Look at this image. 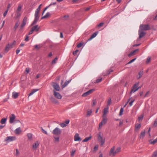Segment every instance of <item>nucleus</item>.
<instances>
[{
  "label": "nucleus",
  "instance_id": "ddd939ff",
  "mask_svg": "<svg viewBox=\"0 0 157 157\" xmlns=\"http://www.w3.org/2000/svg\"><path fill=\"white\" fill-rule=\"evenodd\" d=\"M139 51L138 49H136L134 51H132L130 54H128V56L129 57H130L134 55L136 52H137Z\"/></svg>",
  "mask_w": 157,
  "mask_h": 157
},
{
  "label": "nucleus",
  "instance_id": "052dcab7",
  "mask_svg": "<svg viewBox=\"0 0 157 157\" xmlns=\"http://www.w3.org/2000/svg\"><path fill=\"white\" fill-rule=\"evenodd\" d=\"M8 11V9H7L4 13L3 14V16L5 17Z\"/></svg>",
  "mask_w": 157,
  "mask_h": 157
},
{
  "label": "nucleus",
  "instance_id": "473e14b6",
  "mask_svg": "<svg viewBox=\"0 0 157 157\" xmlns=\"http://www.w3.org/2000/svg\"><path fill=\"white\" fill-rule=\"evenodd\" d=\"M22 8L21 6L20 5L18 6L17 8V12H20Z\"/></svg>",
  "mask_w": 157,
  "mask_h": 157
},
{
  "label": "nucleus",
  "instance_id": "49530a36",
  "mask_svg": "<svg viewBox=\"0 0 157 157\" xmlns=\"http://www.w3.org/2000/svg\"><path fill=\"white\" fill-rule=\"evenodd\" d=\"M10 48L9 47V46H8L7 45L6 47L5 51L6 52H8Z\"/></svg>",
  "mask_w": 157,
  "mask_h": 157
},
{
  "label": "nucleus",
  "instance_id": "de8ad7c7",
  "mask_svg": "<svg viewBox=\"0 0 157 157\" xmlns=\"http://www.w3.org/2000/svg\"><path fill=\"white\" fill-rule=\"evenodd\" d=\"M59 125L63 128L67 126V125L64 123H61L59 124Z\"/></svg>",
  "mask_w": 157,
  "mask_h": 157
},
{
  "label": "nucleus",
  "instance_id": "72a5a7b5",
  "mask_svg": "<svg viewBox=\"0 0 157 157\" xmlns=\"http://www.w3.org/2000/svg\"><path fill=\"white\" fill-rule=\"evenodd\" d=\"M94 90H95L94 89H92L89 90L87 91V92L88 93V94L89 95H90V94L92 93L94 91Z\"/></svg>",
  "mask_w": 157,
  "mask_h": 157
},
{
  "label": "nucleus",
  "instance_id": "f704fd0d",
  "mask_svg": "<svg viewBox=\"0 0 157 157\" xmlns=\"http://www.w3.org/2000/svg\"><path fill=\"white\" fill-rule=\"evenodd\" d=\"M121 148L120 147H118L116 151H115V152L114 153V154H116L117 153H118L120 152L121 151Z\"/></svg>",
  "mask_w": 157,
  "mask_h": 157
},
{
  "label": "nucleus",
  "instance_id": "a878e982",
  "mask_svg": "<svg viewBox=\"0 0 157 157\" xmlns=\"http://www.w3.org/2000/svg\"><path fill=\"white\" fill-rule=\"evenodd\" d=\"M91 136H90L88 137H86L85 138L84 140H82V142H87V141H88L89 140L91 139Z\"/></svg>",
  "mask_w": 157,
  "mask_h": 157
},
{
  "label": "nucleus",
  "instance_id": "13d9d810",
  "mask_svg": "<svg viewBox=\"0 0 157 157\" xmlns=\"http://www.w3.org/2000/svg\"><path fill=\"white\" fill-rule=\"evenodd\" d=\"M16 153L15 155L16 156H17L19 154L20 152L18 151V150L17 149H16Z\"/></svg>",
  "mask_w": 157,
  "mask_h": 157
},
{
  "label": "nucleus",
  "instance_id": "1a4fd4ad",
  "mask_svg": "<svg viewBox=\"0 0 157 157\" xmlns=\"http://www.w3.org/2000/svg\"><path fill=\"white\" fill-rule=\"evenodd\" d=\"M138 32L139 35V39H140L143 37L146 34V33L145 32H144L143 31H141L140 29L139 30Z\"/></svg>",
  "mask_w": 157,
  "mask_h": 157
},
{
  "label": "nucleus",
  "instance_id": "a18cd8bd",
  "mask_svg": "<svg viewBox=\"0 0 157 157\" xmlns=\"http://www.w3.org/2000/svg\"><path fill=\"white\" fill-rule=\"evenodd\" d=\"M123 111H124L123 108H121L120 109V113H119V115L120 116H121L122 114Z\"/></svg>",
  "mask_w": 157,
  "mask_h": 157
},
{
  "label": "nucleus",
  "instance_id": "e433bc0d",
  "mask_svg": "<svg viewBox=\"0 0 157 157\" xmlns=\"http://www.w3.org/2000/svg\"><path fill=\"white\" fill-rule=\"evenodd\" d=\"M111 99L110 98H109L108 99V102H107V105L108 106H109L111 103Z\"/></svg>",
  "mask_w": 157,
  "mask_h": 157
},
{
  "label": "nucleus",
  "instance_id": "603ef678",
  "mask_svg": "<svg viewBox=\"0 0 157 157\" xmlns=\"http://www.w3.org/2000/svg\"><path fill=\"white\" fill-rule=\"evenodd\" d=\"M102 79V78H101L100 79H97L95 83H98V82H101V81Z\"/></svg>",
  "mask_w": 157,
  "mask_h": 157
},
{
  "label": "nucleus",
  "instance_id": "4d7b16f0",
  "mask_svg": "<svg viewBox=\"0 0 157 157\" xmlns=\"http://www.w3.org/2000/svg\"><path fill=\"white\" fill-rule=\"evenodd\" d=\"M136 59V58H134V59H133L131 60L127 64H130V63H132L133 62L135 61Z\"/></svg>",
  "mask_w": 157,
  "mask_h": 157
},
{
  "label": "nucleus",
  "instance_id": "338daca9",
  "mask_svg": "<svg viewBox=\"0 0 157 157\" xmlns=\"http://www.w3.org/2000/svg\"><path fill=\"white\" fill-rule=\"evenodd\" d=\"M78 52V50H76V51H74L73 52V54L74 55H76L77 53V52Z\"/></svg>",
  "mask_w": 157,
  "mask_h": 157
},
{
  "label": "nucleus",
  "instance_id": "dca6fc26",
  "mask_svg": "<svg viewBox=\"0 0 157 157\" xmlns=\"http://www.w3.org/2000/svg\"><path fill=\"white\" fill-rule=\"evenodd\" d=\"M40 29V27H38V25H36L32 28V29L33 31H36L37 32Z\"/></svg>",
  "mask_w": 157,
  "mask_h": 157
},
{
  "label": "nucleus",
  "instance_id": "c9c22d12",
  "mask_svg": "<svg viewBox=\"0 0 157 157\" xmlns=\"http://www.w3.org/2000/svg\"><path fill=\"white\" fill-rule=\"evenodd\" d=\"M151 58L150 56H149L147 57L146 60V63H148L151 61Z\"/></svg>",
  "mask_w": 157,
  "mask_h": 157
},
{
  "label": "nucleus",
  "instance_id": "423d86ee",
  "mask_svg": "<svg viewBox=\"0 0 157 157\" xmlns=\"http://www.w3.org/2000/svg\"><path fill=\"white\" fill-rule=\"evenodd\" d=\"M52 86L54 88V89L56 91H59L60 90L59 86L58 84L55 82L52 83Z\"/></svg>",
  "mask_w": 157,
  "mask_h": 157
},
{
  "label": "nucleus",
  "instance_id": "f3484780",
  "mask_svg": "<svg viewBox=\"0 0 157 157\" xmlns=\"http://www.w3.org/2000/svg\"><path fill=\"white\" fill-rule=\"evenodd\" d=\"M12 96L14 99H16L18 97V93L15 92H13L12 93Z\"/></svg>",
  "mask_w": 157,
  "mask_h": 157
},
{
  "label": "nucleus",
  "instance_id": "412c9836",
  "mask_svg": "<svg viewBox=\"0 0 157 157\" xmlns=\"http://www.w3.org/2000/svg\"><path fill=\"white\" fill-rule=\"evenodd\" d=\"M39 145V143L38 141H37L33 145V149H36L38 147Z\"/></svg>",
  "mask_w": 157,
  "mask_h": 157
},
{
  "label": "nucleus",
  "instance_id": "bb28decb",
  "mask_svg": "<svg viewBox=\"0 0 157 157\" xmlns=\"http://www.w3.org/2000/svg\"><path fill=\"white\" fill-rule=\"evenodd\" d=\"M139 85V83H137L135 84L133 86V88L131 90H134L135 89H136L138 88V86Z\"/></svg>",
  "mask_w": 157,
  "mask_h": 157
},
{
  "label": "nucleus",
  "instance_id": "f257e3e1",
  "mask_svg": "<svg viewBox=\"0 0 157 157\" xmlns=\"http://www.w3.org/2000/svg\"><path fill=\"white\" fill-rule=\"evenodd\" d=\"M41 6V4H40L38 6L37 9L36 10L35 13V19L34 20L33 22V23L31 24L32 25H33L35 24H36L39 18V13L40 11Z\"/></svg>",
  "mask_w": 157,
  "mask_h": 157
},
{
  "label": "nucleus",
  "instance_id": "6e6d98bb",
  "mask_svg": "<svg viewBox=\"0 0 157 157\" xmlns=\"http://www.w3.org/2000/svg\"><path fill=\"white\" fill-rule=\"evenodd\" d=\"M75 152V150L72 151L71 152V156L72 157H73L74 155Z\"/></svg>",
  "mask_w": 157,
  "mask_h": 157
},
{
  "label": "nucleus",
  "instance_id": "393cba45",
  "mask_svg": "<svg viewBox=\"0 0 157 157\" xmlns=\"http://www.w3.org/2000/svg\"><path fill=\"white\" fill-rule=\"evenodd\" d=\"M7 120V118H3L2 119L1 121V123L2 124H5L6 123V121Z\"/></svg>",
  "mask_w": 157,
  "mask_h": 157
},
{
  "label": "nucleus",
  "instance_id": "2eb2a0df",
  "mask_svg": "<svg viewBox=\"0 0 157 157\" xmlns=\"http://www.w3.org/2000/svg\"><path fill=\"white\" fill-rule=\"evenodd\" d=\"M115 147L114 146L110 150L109 155H110L112 154L113 155V156H114L116 154H114V153L115 152V151H114Z\"/></svg>",
  "mask_w": 157,
  "mask_h": 157
},
{
  "label": "nucleus",
  "instance_id": "37998d69",
  "mask_svg": "<svg viewBox=\"0 0 157 157\" xmlns=\"http://www.w3.org/2000/svg\"><path fill=\"white\" fill-rule=\"evenodd\" d=\"M113 70L111 69H109L108 71H107V74L106 75H108L111 72L113 71Z\"/></svg>",
  "mask_w": 157,
  "mask_h": 157
},
{
  "label": "nucleus",
  "instance_id": "6e6552de",
  "mask_svg": "<svg viewBox=\"0 0 157 157\" xmlns=\"http://www.w3.org/2000/svg\"><path fill=\"white\" fill-rule=\"evenodd\" d=\"M27 20V17H24L22 21V23L21 25V28L22 29L26 25Z\"/></svg>",
  "mask_w": 157,
  "mask_h": 157
},
{
  "label": "nucleus",
  "instance_id": "774afa93",
  "mask_svg": "<svg viewBox=\"0 0 157 157\" xmlns=\"http://www.w3.org/2000/svg\"><path fill=\"white\" fill-rule=\"evenodd\" d=\"M41 130L42 132L44 133L45 134H47V132L45 131V130H44L42 128H41Z\"/></svg>",
  "mask_w": 157,
  "mask_h": 157
},
{
  "label": "nucleus",
  "instance_id": "0e129e2a",
  "mask_svg": "<svg viewBox=\"0 0 157 157\" xmlns=\"http://www.w3.org/2000/svg\"><path fill=\"white\" fill-rule=\"evenodd\" d=\"M82 45V43H79V44H78L77 45V47L78 48H79L80 47H81Z\"/></svg>",
  "mask_w": 157,
  "mask_h": 157
},
{
  "label": "nucleus",
  "instance_id": "a19ab883",
  "mask_svg": "<svg viewBox=\"0 0 157 157\" xmlns=\"http://www.w3.org/2000/svg\"><path fill=\"white\" fill-rule=\"evenodd\" d=\"M18 24L17 22H16L15 25L14 27V31H15L17 28L18 27Z\"/></svg>",
  "mask_w": 157,
  "mask_h": 157
},
{
  "label": "nucleus",
  "instance_id": "e2e57ef3",
  "mask_svg": "<svg viewBox=\"0 0 157 157\" xmlns=\"http://www.w3.org/2000/svg\"><path fill=\"white\" fill-rule=\"evenodd\" d=\"M16 13H17V14L16 17V18H17L19 16H20L21 14L20 13V12H16Z\"/></svg>",
  "mask_w": 157,
  "mask_h": 157
},
{
  "label": "nucleus",
  "instance_id": "c85d7f7f",
  "mask_svg": "<svg viewBox=\"0 0 157 157\" xmlns=\"http://www.w3.org/2000/svg\"><path fill=\"white\" fill-rule=\"evenodd\" d=\"M103 117V119L101 122L103 123V124H105L107 122V118L106 117Z\"/></svg>",
  "mask_w": 157,
  "mask_h": 157
},
{
  "label": "nucleus",
  "instance_id": "cd10ccee",
  "mask_svg": "<svg viewBox=\"0 0 157 157\" xmlns=\"http://www.w3.org/2000/svg\"><path fill=\"white\" fill-rule=\"evenodd\" d=\"M50 15V14L49 12H47L46 14L44 16L42 17H41V19H43L45 18H46L48 17Z\"/></svg>",
  "mask_w": 157,
  "mask_h": 157
},
{
  "label": "nucleus",
  "instance_id": "0eeeda50",
  "mask_svg": "<svg viewBox=\"0 0 157 157\" xmlns=\"http://www.w3.org/2000/svg\"><path fill=\"white\" fill-rule=\"evenodd\" d=\"M53 94L55 97L57 99H60L62 98V96L61 95L55 91H53Z\"/></svg>",
  "mask_w": 157,
  "mask_h": 157
},
{
  "label": "nucleus",
  "instance_id": "7c9ffc66",
  "mask_svg": "<svg viewBox=\"0 0 157 157\" xmlns=\"http://www.w3.org/2000/svg\"><path fill=\"white\" fill-rule=\"evenodd\" d=\"M143 71H140L139 73V77L138 78V79L140 78L143 75Z\"/></svg>",
  "mask_w": 157,
  "mask_h": 157
},
{
  "label": "nucleus",
  "instance_id": "4468645a",
  "mask_svg": "<svg viewBox=\"0 0 157 157\" xmlns=\"http://www.w3.org/2000/svg\"><path fill=\"white\" fill-rule=\"evenodd\" d=\"M98 33V31L95 32L91 36L90 38L88 40V41H90L92 39L94 38Z\"/></svg>",
  "mask_w": 157,
  "mask_h": 157
},
{
  "label": "nucleus",
  "instance_id": "09e8293b",
  "mask_svg": "<svg viewBox=\"0 0 157 157\" xmlns=\"http://www.w3.org/2000/svg\"><path fill=\"white\" fill-rule=\"evenodd\" d=\"M41 46L40 45H36L35 46V48L37 49H38L41 47Z\"/></svg>",
  "mask_w": 157,
  "mask_h": 157
},
{
  "label": "nucleus",
  "instance_id": "5701e85b",
  "mask_svg": "<svg viewBox=\"0 0 157 157\" xmlns=\"http://www.w3.org/2000/svg\"><path fill=\"white\" fill-rule=\"evenodd\" d=\"M71 81V80L68 81H66L63 85L62 86V87L63 88L67 86V85Z\"/></svg>",
  "mask_w": 157,
  "mask_h": 157
},
{
  "label": "nucleus",
  "instance_id": "8fccbe9b",
  "mask_svg": "<svg viewBox=\"0 0 157 157\" xmlns=\"http://www.w3.org/2000/svg\"><path fill=\"white\" fill-rule=\"evenodd\" d=\"M157 156V151H155L152 157H156Z\"/></svg>",
  "mask_w": 157,
  "mask_h": 157
},
{
  "label": "nucleus",
  "instance_id": "39448f33",
  "mask_svg": "<svg viewBox=\"0 0 157 157\" xmlns=\"http://www.w3.org/2000/svg\"><path fill=\"white\" fill-rule=\"evenodd\" d=\"M16 139V138L15 136H9L6 138L5 141L9 143L15 140Z\"/></svg>",
  "mask_w": 157,
  "mask_h": 157
},
{
  "label": "nucleus",
  "instance_id": "f8f14e48",
  "mask_svg": "<svg viewBox=\"0 0 157 157\" xmlns=\"http://www.w3.org/2000/svg\"><path fill=\"white\" fill-rule=\"evenodd\" d=\"M135 132H137L140 128L141 127L140 124H135Z\"/></svg>",
  "mask_w": 157,
  "mask_h": 157
},
{
  "label": "nucleus",
  "instance_id": "3c124183",
  "mask_svg": "<svg viewBox=\"0 0 157 157\" xmlns=\"http://www.w3.org/2000/svg\"><path fill=\"white\" fill-rule=\"evenodd\" d=\"M52 4V3H51L48 6L46 7L44 10V11L43 12L42 15H43V14L44 13L45 11V10L49 7Z\"/></svg>",
  "mask_w": 157,
  "mask_h": 157
},
{
  "label": "nucleus",
  "instance_id": "9b49d317",
  "mask_svg": "<svg viewBox=\"0 0 157 157\" xmlns=\"http://www.w3.org/2000/svg\"><path fill=\"white\" fill-rule=\"evenodd\" d=\"M82 139L79 137V134L78 133H76L74 136V140L75 141H80Z\"/></svg>",
  "mask_w": 157,
  "mask_h": 157
},
{
  "label": "nucleus",
  "instance_id": "20e7f679",
  "mask_svg": "<svg viewBox=\"0 0 157 157\" xmlns=\"http://www.w3.org/2000/svg\"><path fill=\"white\" fill-rule=\"evenodd\" d=\"M61 130L59 128L56 127L54 129L52 132V133L54 135H58L61 133Z\"/></svg>",
  "mask_w": 157,
  "mask_h": 157
},
{
  "label": "nucleus",
  "instance_id": "6ab92c4d",
  "mask_svg": "<svg viewBox=\"0 0 157 157\" xmlns=\"http://www.w3.org/2000/svg\"><path fill=\"white\" fill-rule=\"evenodd\" d=\"M21 132L20 127H19L16 129L14 131L15 133L16 134H19Z\"/></svg>",
  "mask_w": 157,
  "mask_h": 157
},
{
  "label": "nucleus",
  "instance_id": "79ce46f5",
  "mask_svg": "<svg viewBox=\"0 0 157 157\" xmlns=\"http://www.w3.org/2000/svg\"><path fill=\"white\" fill-rule=\"evenodd\" d=\"M58 58L57 57L55 58L52 61V63L53 64H55L56 63V61L57 60Z\"/></svg>",
  "mask_w": 157,
  "mask_h": 157
},
{
  "label": "nucleus",
  "instance_id": "9d476101",
  "mask_svg": "<svg viewBox=\"0 0 157 157\" xmlns=\"http://www.w3.org/2000/svg\"><path fill=\"white\" fill-rule=\"evenodd\" d=\"M15 118V115L13 114H11L10 117L9 122L10 124L13 123Z\"/></svg>",
  "mask_w": 157,
  "mask_h": 157
},
{
  "label": "nucleus",
  "instance_id": "aec40b11",
  "mask_svg": "<svg viewBox=\"0 0 157 157\" xmlns=\"http://www.w3.org/2000/svg\"><path fill=\"white\" fill-rule=\"evenodd\" d=\"M50 99L52 102L54 103H57V100L52 96H51L50 98Z\"/></svg>",
  "mask_w": 157,
  "mask_h": 157
},
{
  "label": "nucleus",
  "instance_id": "7ed1b4c3",
  "mask_svg": "<svg viewBox=\"0 0 157 157\" xmlns=\"http://www.w3.org/2000/svg\"><path fill=\"white\" fill-rule=\"evenodd\" d=\"M98 140L101 143V145L102 146L105 142V138H103L101 136L100 133L98 134Z\"/></svg>",
  "mask_w": 157,
  "mask_h": 157
},
{
  "label": "nucleus",
  "instance_id": "b1692460",
  "mask_svg": "<svg viewBox=\"0 0 157 157\" xmlns=\"http://www.w3.org/2000/svg\"><path fill=\"white\" fill-rule=\"evenodd\" d=\"M145 131L144 130L143 131H142L141 132L140 135V137L141 138H143L145 135Z\"/></svg>",
  "mask_w": 157,
  "mask_h": 157
},
{
  "label": "nucleus",
  "instance_id": "ea45409f",
  "mask_svg": "<svg viewBox=\"0 0 157 157\" xmlns=\"http://www.w3.org/2000/svg\"><path fill=\"white\" fill-rule=\"evenodd\" d=\"M144 117V115H141L140 116L138 117V119L139 121H142Z\"/></svg>",
  "mask_w": 157,
  "mask_h": 157
},
{
  "label": "nucleus",
  "instance_id": "f03ea898",
  "mask_svg": "<svg viewBox=\"0 0 157 157\" xmlns=\"http://www.w3.org/2000/svg\"><path fill=\"white\" fill-rule=\"evenodd\" d=\"M141 31H146L150 29V26L148 24H141L140 26V29Z\"/></svg>",
  "mask_w": 157,
  "mask_h": 157
},
{
  "label": "nucleus",
  "instance_id": "69168bd1",
  "mask_svg": "<svg viewBox=\"0 0 157 157\" xmlns=\"http://www.w3.org/2000/svg\"><path fill=\"white\" fill-rule=\"evenodd\" d=\"M98 145H96L94 148V150H95V151L97 150L98 149Z\"/></svg>",
  "mask_w": 157,
  "mask_h": 157
},
{
  "label": "nucleus",
  "instance_id": "4c0bfd02",
  "mask_svg": "<svg viewBox=\"0 0 157 157\" xmlns=\"http://www.w3.org/2000/svg\"><path fill=\"white\" fill-rule=\"evenodd\" d=\"M28 138L29 139H31L32 138V134L29 133L27 134Z\"/></svg>",
  "mask_w": 157,
  "mask_h": 157
},
{
  "label": "nucleus",
  "instance_id": "4be33fe9",
  "mask_svg": "<svg viewBox=\"0 0 157 157\" xmlns=\"http://www.w3.org/2000/svg\"><path fill=\"white\" fill-rule=\"evenodd\" d=\"M39 89H33L31 92L29 94V96H30L32 95L33 94H34L35 92L38 91Z\"/></svg>",
  "mask_w": 157,
  "mask_h": 157
},
{
  "label": "nucleus",
  "instance_id": "2f4dec72",
  "mask_svg": "<svg viewBox=\"0 0 157 157\" xmlns=\"http://www.w3.org/2000/svg\"><path fill=\"white\" fill-rule=\"evenodd\" d=\"M55 140L54 141L55 142L58 143L59 141V136L57 137H56L55 136L54 137Z\"/></svg>",
  "mask_w": 157,
  "mask_h": 157
},
{
  "label": "nucleus",
  "instance_id": "a211bd4d",
  "mask_svg": "<svg viewBox=\"0 0 157 157\" xmlns=\"http://www.w3.org/2000/svg\"><path fill=\"white\" fill-rule=\"evenodd\" d=\"M108 107L107 108H105L103 111V117H104L105 116V115L108 112Z\"/></svg>",
  "mask_w": 157,
  "mask_h": 157
},
{
  "label": "nucleus",
  "instance_id": "c03bdc74",
  "mask_svg": "<svg viewBox=\"0 0 157 157\" xmlns=\"http://www.w3.org/2000/svg\"><path fill=\"white\" fill-rule=\"evenodd\" d=\"M153 126L154 127H156L157 126V119L155 120L154 121Z\"/></svg>",
  "mask_w": 157,
  "mask_h": 157
},
{
  "label": "nucleus",
  "instance_id": "58836bf2",
  "mask_svg": "<svg viewBox=\"0 0 157 157\" xmlns=\"http://www.w3.org/2000/svg\"><path fill=\"white\" fill-rule=\"evenodd\" d=\"M157 142V138L155 140H154L153 141H152L151 142H150V143L151 144H154Z\"/></svg>",
  "mask_w": 157,
  "mask_h": 157
},
{
  "label": "nucleus",
  "instance_id": "bf43d9fd",
  "mask_svg": "<svg viewBox=\"0 0 157 157\" xmlns=\"http://www.w3.org/2000/svg\"><path fill=\"white\" fill-rule=\"evenodd\" d=\"M135 101V99L132 100L129 103V105L130 106H132V105L133 103Z\"/></svg>",
  "mask_w": 157,
  "mask_h": 157
},
{
  "label": "nucleus",
  "instance_id": "864d4df0",
  "mask_svg": "<svg viewBox=\"0 0 157 157\" xmlns=\"http://www.w3.org/2000/svg\"><path fill=\"white\" fill-rule=\"evenodd\" d=\"M92 112L91 111H88L87 116H90Z\"/></svg>",
  "mask_w": 157,
  "mask_h": 157
},
{
  "label": "nucleus",
  "instance_id": "c756f323",
  "mask_svg": "<svg viewBox=\"0 0 157 157\" xmlns=\"http://www.w3.org/2000/svg\"><path fill=\"white\" fill-rule=\"evenodd\" d=\"M141 87L140 86V87H138V88H136V89H135L134 90H131V91H130V94H132V93H134V92H135L137 90H138Z\"/></svg>",
  "mask_w": 157,
  "mask_h": 157
},
{
  "label": "nucleus",
  "instance_id": "5fc2aeb1",
  "mask_svg": "<svg viewBox=\"0 0 157 157\" xmlns=\"http://www.w3.org/2000/svg\"><path fill=\"white\" fill-rule=\"evenodd\" d=\"M88 95H89L88 94L87 92H86L82 94V96L84 97H85Z\"/></svg>",
  "mask_w": 157,
  "mask_h": 157
},
{
  "label": "nucleus",
  "instance_id": "680f3d73",
  "mask_svg": "<svg viewBox=\"0 0 157 157\" xmlns=\"http://www.w3.org/2000/svg\"><path fill=\"white\" fill-rule=\"evenodd\" d=\"M29 36L28 35H26V37L25 39V40L26 41H28L29 40Z\"/></svg>",
  "mask_w": 157,
  "mask_h": 157
}]
</instances>
